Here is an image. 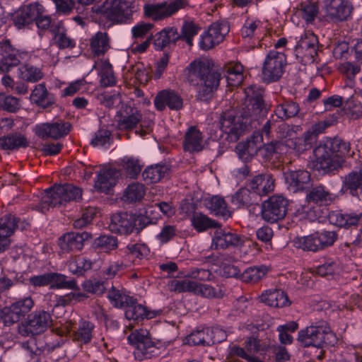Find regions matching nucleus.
<instances>
[{
	"label": "nucleus",
	"mask_w": 362,
	"mask_h": 362,
	"mask_svg": "<svg viewBox=\"0 0 362 362\" xmlns=\"http://www.w3.org/2000/svg\"><path fill=\"white\" fill-rule=\"evenodd\" d=\"M245 100L240 108V115L236 117L234 111L223 112L220 117L221 130L237 139L240 134L256 128V123L267 112L261 90L255 85H251L245 89Z\"/></svg>",
	"instance_id": "1"
},
{
	"label": "nucleus",
	"mask_w": 362,
	"mask_h": 362,
	"mask_svg": "<svg viewBox=\"0 0 362 362\" xmlns=\"http://www.w3.org/2000/svg\"><path fill=\"white\" fill-rule=\"evenodd\" d=\"M315 166L324 173L341 168L346 158L351 157V144L339 137H326L314 149Z\"/></svg>",
	"instance_id": "2"
},
{
	"label": "nucleus",
	"mask_w": 362,
	"mask_h": 362,
	"mask_svg": "<svg viewBox=\"0 0 362 362\" xmlns=\"http://www.w3.org/2000/svg\"><path fill=\"white\" fill-rule=\"evenodd\" d=\"M189 74L199 80L197 98L204 102L211 100L217 90L221 78L218 70L214 69L207 60L194 61L189 65Z\"/></svg>",
	"instance_id": "3"
},
{
	"label": "nucleus",
	"mask_w": 362,
	"mask_h": 362,
	"mask_svg": "<svg viewBox=\"0 0 362 362\" xmlns=\"http://www.w3.org/2000/svg\"><path fill=\"white\" fill-rule=\"evenodd\" d=\"M297 340L303 347L322 348L324 346H334L337 338L326 321L319 320L300 329Z\"/></svg>",
	"instance_id": "4"
},
{
	"label": "nucleus",
	"mask_w": 362,
	"mask_h": 362,
	"mask_svg": "<svg viewBox=\"0 0 362 362\" xmlns=\"http://www.w3.org/2000/svg\"><path fill=\"white\" fill-rule=\"evenodd\" d=\"M139 9L137 0H106L101 9L103 17L116 24L132 23Z\"/></svg>",
	"instance_id": "5"
},
{
	"label": "nucleus",
	"mask_w": 362,
	"mask_h": 362,
	"mask_svg": "<svg viewBox=\"0 0 362 362\" xmlns=\"http://www.w3.org/2000/svg\"><path fill=\"white\" fill-rule=\"evenodd\" d=\"M82 197L81 188L71 185H54L47 189L42 197V209L66 205L71 202H78Z\"/></svg>",
	"instance_id": "6"
},
{
	"label": "nucleus",
	"mask_w": 362,
	"mask_h": 362,
	"mask_svg": "<svg viewBox=\"0 0 362 362\" xmlns=\"http://www.w3.org/2000/svg\"><path fill=\"white\" fill-rule=\"evenodd\" d=\"M129 342L135 347L134 355L136 360L151 358L158 354V348L145 329L135 330L127 337Z\"/></svg>",
	"instance_id": "7"
},
{
	"label": "nucleus",
	"mask_w": 362,
	"mask_h": 362,
	"mask_svg": "<svg viewBox=\"0 0 362 362\" xmlns=\"http://www.w3.org/2000/svg\"><path fill=\"white\" fill-rule=\"evenodd\" d=\"M51 315L45 310H37L18 325V333L23 337H33L45 332L52 325Z\"/></svg>",
	"instance_id": "8"
},
{
	"label": "nucleus",
	"mask_w": 362,
	"mask_h": 362,
	"mask_svg": "<svg viewBox=\"0 0 362 362\" xmlns=\"http://www.w3.org/2000/svg\"><path fill=\"white\" fill-rule=\"evenodd\" d=\"M288 201L281 195H274L262 204L261 216L267 222L276 223L284 219L288 211Z\"/></svg>",
	"instance_id": "9"
},
{
	"label": "nucleus",
	"mask_w": 362,
	"mask_h": 362,
	"mask_svg": "<svg viewBox=\"0 0 362 362\" xmlns=\"http://www.w3.org/2000/svg\"><path fill=\"white\" fill-rule=\"evenodd\" d=\"M286 64V57L284 53L271 50L263 64V80L267 83L278 81L284 74Z\"/></svg>",
	"instance_id": "10"
},
{
	"label": "nucleus",
	"mask_w": 362,
	"mask_h": 362,
	"mask_svg": "<svg viewBox=\"0 0 362 362\" xmlns=\"http://www.w3.org/2000/svg\"><path fill=\"white\" fill-rule=\"evenodd\" d=\"M188 5V0H169L161 4H146L144 10L146 16L154 21H160L172 16Z\"/></svg>",
	"instance_id": "11"
},
{
	"label": "nucleus",
	"mask_w": 362,
	"mask_h": 362,
	"mask_svg": "<svg viewBox=\"0 0 362 362\" xmlns=\"http://www.w3.org/2000/svg\"><path fill=\"white\" fill-rule=\"evenodd\" d=\"M317 49V37L313 33H305L298 41L294 52L300 62L307 64L316 61Z\"/></svg>",
	"instance_id": "12"
},
{
	"label": "nucleus",
	"mask_w": 362,
	"mask_h": 362,
	"mask_svg": "<svg viewBox=\"0 0 362 362\" xmlns=\"http://www.w3.org/2000/svg\"><path fill=\"white\" fill-rule=\"evenodd\" d=\"M353 10L352 4L348 0H327L325 4V17L335 23L348 21Z\"/></svg>",
	"instance_id": "13"
},
{
	"label": "nucleus",
	"mask_w": 362,
	"mask_h": 362,
	"mask_svg": "<svg viewBox=\"0 0 362 362\" xmlns=\"http://www.w3.org/2000/svg\"><path fill=\"white\" fill-rule=\"evenodd\" d=\"M243 244V240L239 234L231 229L221 228L218 225L214 232L211 247L214 250H226Z\"/></svg>",
	"instance_id": "14"
},
{
	"label": "nucleus",
	"mask_w": 362,
	"mask_h": 362,
	"mask_svg": "<svg viewBox=\"0 0 362 362\" xmlns=\"http://www.w3.org/2000/svg\"><path fill=\"white\" fill-rule=\"evenodd\" d=\"M117 128L121 131H131L141 122L142 114L136 107L122 105L115 115Z\"/></svg>",
	"instance_id": "15"
},
{
	"label": "nucleus",
	"mask_w": 362,
	"mask_h": 362,
	"mask_svg": "<svg viewBox=\"0 0 362 362\" xmlns=\"http://www.w3.org/2000/svg\"><path fill=\"white\" fill-rule=\"evenodd\" d=\"M34 302L30 297H26L17 300L8 306L4 308V325L11 326L23 317L30 311Z\"/></svg>",
	"instance_id": "16"
},
{
	"label": "nucleus",
	"mask_w": 362,
	"mask_h": 362,
	"mask_svg": "<svg viewBox=\"0 0 362 362\" xmlns=\"http://www.w3.org/2000/svg\"><path fill=\"white\" fill-rule=\"evenodd\" d=\"M71 124L68 122H46L35 125V134L42 139H59L71 131Z\"/></svg>",
	"instance_id": "17"
},
{
	"label": "nucleus",
	"mask_w": 362,
	"mask_h": 362,
	"mask_svg": "<svg viewBox=\"0 0 362 362\" xmlns=\"http://www.w3.org/2000/svg\"><path fill=\"white\" fill-rule=\"evenodd\" d=\"M75 321L69 320L64 324V328L66 333L72 332V339L81 344H87L90 342L93 336V329L95 325L86 320H80L78 326L76 328Z\"/></svg>",
	"instance_id": "18"
},
{
	"label": "nucleus",
	"mask_w": 362,
	"mask_h": 362,
	"mask_svg": "<svg viewBox=\"0 0 362 362\" xmlns=\"http://www.w3.org/2000/svg\"><path fill=\"white\" fill-rule=\"evenodd\" d=\"M41 11H42V5L39 2L21 6L11 16L13 23L16 27L21 29L33 23Z\"/></svg>",
	"instance_id": "19"
},
{
	"label": "nucleus",
	"mask_w": 362,
	"mask_h": 362,
	"mask_svg": "<svg viewBox=\"0 0 362 362\" xmlns=\"http://www.w3.org/2000/svg\"><path fill=\"white\" fill-rule=\"evenodd\" d=\"M337 196L330 192L322 185H318L312 187L306 194L305 201L308 205L303 206V212H308L309 209L314 207L313 205L322 206L328 205L333 202Z\"/></svg>",
	"instance_id": "20"
},
{
	"label": "nucleus",
	"mask_w": 362,
	"mask_h": 362,
	"mask_svg": "<svg viewBox=\"0 0 362 362\" xmlns=\"http://www.w3.org/2000/svg\"><path fill=\"white\" fill-rule=\"evenodd\" d=\"M153 103L158 111H163L166 107L177 111L183 107L182 97L177 92L171 90H163L158 92L154 98Z\"/></svg>",
	"instance_id": "21"
},
{
	"label": "nucleus",
	"mask_w": 362,
	"mask_h": 362,
	"mask_svg": "<svg viewBox=\"0 0 362 362\" xmlns=\"http://www.w3.org/2000/svg\"><path fill=\"white\" fill-rule=\"evenodd\" d=\"M247 186L255 195L263 197L274 191L275 180L272 175L262 173L249 179L247 181Z\"/></svg>",
	"instance_id": "22"
},
{
	"label": "nucleus",
	"mask_w": 362,
	"mask_h": 362,
	"mask_svg": "<svg viewBox=\"0 0 362 362\" xmlns=\"http://www.w3.org/2000/svg\"><path fill=\"white\" fill-rule=\"evenodd\" d=\"M162 310H150L147 307L137 303L136 300L133 298L125 307V317L129 320L139 322L144 319H152L159 316L162 313Z\"/></svg>",
	"instance_id": "23"
},
{
	"label": "nucleus",
	"mask_w": 362,
	"mask_h": 362,
	"mask_svg": "<svg viewBox=\"0 0 362 362\" xmlns=\"http://www.w3.org/2000/svg\"><path fill=\"white\" fill-rule=\"evenodd\" d=\"M91 238L87 232L68 233L59 239V245L63 252L79 251L83 249L84 242Z\"/></svg>",
	"instance_id": "24"
},
{
	"label": "nucleus",
	"mask_w": 362,
	"mask_h": 362,
	"mask_svg": "<svg viewBox=\"0 0 362 362\" xmlns=\"http://www.w3.org/2000/svg\"><path fill=\"white\" fill-rule=\"evenodd\" d=\"M262 142V137L259 138L253 134L250 139L238 143L235 147L238 158L245 163L250 161L257 155Z\"/></svg>",
	"instance_id": "25"
},
{
	"label": "nucleus",
	"mask_w": 362,
	"mask_h": 362,
	"mask_svg": "<svg viewBox=\"0 0 362 362\" xmlns=\"http://www.w3.org/2000/svg\"><path fill=\"white\" fill-rule=\"evenodd\" d=\"M286 180L290 190L302 191L310 186V174L305 170L290 171L286 175Z\"/></svg>",
	"instance_id": "26"
},
{
	"label": "nucleus",
	"mask_w": 362,
	"mask_h": 362,
	"mask_svg": "<svg viewBox=\"0 0 362 362\" xmlns=\"http://www.w3.org/2000/svg\"><path fill=\"white\" fill-rule=\"evenodd\" d=\"M28 223L21 221L19 218L15 215L8 214L0 218V238L9 240L15 230L20 228L21 230L26 229Z\"/></svg>",
	"instance_id": "27"
},
{
	"label": "nucleus",
	"mask_w": 362,
	"mask_h": 362,
	"mask_svg": "<svg viewBox=\"0 0 362 362\" xmlns=\"http://www.w3.org/2000/svg\"><path fill=\"white\" fill-rule=\"evenodd\" d=\"M29 146L26 136L21 132H13L0 137V148L6 151H15Z\"/></svg>",
	"instance_id": "28"
},
{
	"label": "nucleus",
	"mask_w": 362,
	"mask_h": 362,
	"mask_svg": "<svg viewBox=\"0 0 362 362\" xmlns=\"http://www.w3.org/2000/svg\"><path fill=\"white\" fill-rule=\"evenodd\" d=\"M132 214L126 212L115 214L111 216L109 228L113 233L129 235L132 233Z\"/></svg>",
	"instance_id": "29"
},
{
	"label": "nucleus",
	"mask_w": 362,
	"mask_h": 362,
	"mask_svg": "<svg viewBox=\"0 0 362 362\" xmlns=\"http://www.w3.org/2000/svg\"><path fill=\"white\" fill-rule=\"evenodd\" d=\"M362 218V213H343L342 211H333L329 212L328 219L330 223L340 228H348L356 226Z\"/></svg>",
	"instance_id": "30"
},
{
	"label": "nucleus",
	"mask_w": 362,
	"mask_h": 362,
	"mask_svg": "<svg viewBox=\"0 0 362 362\" xmlns=\"http://www.w3.org/2000/svg\"><path fill=\"white\" fill-rule=\"evenodd\" d=\"M362 189V166L355 168L342 177L341 191L349 192L351 195L358 194Z\"/></svg>",
	"instance_id": "31"
},
{
	"label": "nucleus",
	"mask_w": 362,
	"mask_h": 362,
	"mask_svg": "<svg viewBox=\"0 0 362 362\" xmlns=\"http://www.w3.org/2000/svg\"><path fill=\"white\" fill-rule=\"evenodd\" d=\"M0 49L4 60L11 69L18 66L21 62L28 57V52H21L12 47L8 40L0 42Z\"/></svg>",
	"instance_id": "32"
},
{
	"label": "nucleus",
	"mask_w": 362,
	"mask_h": 362,
	"mask_svg": "<svg viewBox=\"0 0 362 362\" xmlns=\"http://www.w3.org/2000/svg\"><path fill=\"white\" fill-rule=\"evenodd\" d=\"M153 41V45L156 49L162 50L165 47L180 40V34L176 28L173 27H168L155 35L151 36Z\"/></svg>",
	"instance_id": "33"
},
{
	"label": "nucleus",
	"mask_w": 362,
	"mask_h": 362,
	"mask_svg": "<svg viewBox=\"0 0 362 362\" xmlns=\"http://www.w3.org/2000/svg\"><path fill=\"white\" fill-rule=\"evenodd\" d=\"M119 173L115 168L101 169L98 175L95 187L101 192L107 193L116 182Z\"/></svg>",
	"instance_id": "34"
},
{
	"label": "nucleus",
	"mask_w": 362,
	"mask_h": 362,
	"mask_svg": "<svg viewBox=\"0 0 362 362\" xmlns=\"http://www.w3.org/2000/svg\"><path fill=\"white\" fill-rule=\"evenodd\" d=\"M202 132L196 127H190L187 130L183 141V148L190 153L199 152L203 149Z\"/></svg>",
	"instance_id": "35"
},
{
	"label": "nucleus",
	"mask_w": 362,
	"mask_h": 362,
	"mask_svg": "<svg viewBox=\"0 0 362 362\" xmlns=\"http://www.w3.org/2000/svg\"><path fill=\"white\" fill-rule=\"evenodd\" d=\"M30 100L42 108H47L55 103L54 95L49 93L45 83L35 86L30 95Z\"/></svg>",
	"instance_id": "36"
},
{
	"label": "nucleus",
	"mask_w": 362,
	"mask_h": 362,
	"mask_svg": "<svg viewBox=\"0 0 362 362\" xmlns=\"http://www.w3.org/2000/svg\"><path fill=\"white\" fill-rule=\"evenodd\" d=\"M300 106L293 100H283L279 102L275 106L274 114L281 122L288 120L295 117H300Z\"/></svg>",
	"instance_id": "37"
},
{
	"label": "nucleus",
	"mask_w": 362,
	"mask_h": 362,
	"mask_svg": "<svg viewBox=\"0 0 362 362\" xmlns=\"http://www.w3.org/2000/svg\"><path fill=\"white\" fill-rule=\"evenodd\" d=\"M204 206L216 216L228 218L231 216V211L222 197L213 196L204 199Z\"/></svg>",
	"instance_id": "38"
},
{
	"label": "nucleus",
	"mask_w": 362,
	"mask_h": 362,
	"mask_svg": "<svg viewBox=\"0 0 362 362\" xmlns=\"http://www.w3.org/2000/svg\"><path fill=\"white\" fill-rule=\"evenodd\" d=\"M261 301L271 307L283 308L290 304L286 293L279 289H269L261 296Z\"/></svg>",
	"instance_id": "39"
},
{
	"label": "nucleus",
	"mask_w": 362,
	"mask_h": 362,
	"mask_svg": "<svg viewBox=\"0 0 362 362\" xmlns=\"http://www.w3.org/2000/svg\"><path fill=\"white\" fill-rule=\"evenodd\" d=\"M51 33L54 35L53 40L55 45L59 49H72L76 47V41L68 36L62 22H58L56 25H53Z\"/></svg>",
	"instance_id": "40"
},
{
	"label": "nucleus",
	"mask_w": 362,
	"mask_h": 362,
	"mask_svg": "<svg viewBox=\"0 0 362 362\" xmlns=\"http://www.w3.org/2000/svg\"><path fill=\"white\" fill-rule=\"evenodd\" d=\"M243 67L238 62H230L223 66V72L228 86H240L243 81Z\"/></svg>",
	"instance_id": "41"
},
{
	"label": "nucleus",
	"mask_w": 362,
	"mask_h": 362,
	"mask_svg": "<svg viewBox=\"0 0 362 362\" xmlns=\"http://www.w3.org/2000/svg\"><path fill=\"white\" fill-rule=\"evenodd\" d=\"M95 260H91L86 257L74 256L71 257L67 262L69 271L76 275H83L84 273L90 270Z\"/></svg>",
	"instance_id": "42"
},
{
	"label": "nucleus",
	"mask_w": 362,
	"mask_h": 362,
	"mask_svg": "<svg viewBox=\"0 0 362 362\" xmlns=\"http://www.w3.org/2000/svg\"><path fill=\"white\" fill-rule=\"evenodd\" d=\"M341 272V266L339 259L328 258L325 262L317 266L315 269V273L327 279H334L339 276Z\"/></svg>",
	"instance_id": "43"
},
{
	"label": "nucleus",
	"mask_w": 362,
	"mask_h": 362,
	"mask_svg": "<svg viewBox=\"0 0 362 362\" xmlns=\"http://www.w3.org/2000/svg\"><path fill=\"white\" fill-rule=\"evenodd\" d=\"M49 276L50 288L80 290L76 280L74 278L69 279L66 275L57 272H49Z\"/></svg>",
	"instance_id": "44"
},
{
	"label": "nucleus",
	"mask_w": 362,
	"mask_h": 362,
	"mask_svg": "<svg viewBox=\"0 0 362 362\" xmlns=\"http://www.w3.org/2000/svg\"><path fill=\"white\" fill-rule=\"evenodd\" d=\"M165 164H156L148 166L142 173L143 179L147 183H156L163 178L169 172Z\"/></svg>",
	"instance_id": "45"
},
{
	"label": "nucleus",
	"mask_w": 362,
	"mask_h": 362,
	"mask_svg": "<svg viewBox=\"0 0 362 362\" xmlns=\"http://www.w3.org/2000/svg\"><path fill=\"white\" fill-rule=\"evenodd\" d=\"M231 203L238 209L247 208L256 201L255 195L247 187H241L232 197Z\"/></svg>",
	"instance_id": "46"
},
{
	"label": "nucleus",
	"mask_w": 362,
	"mask_h": 362,
	"mask_svg": "<svg viewBox=\"0 0 362 362\" xmlns=\"http://www.w3.org/2000/svg\"><path fill=\"white\" fill-rule=\"evenodd\" d=\"M192 225L199 233L210 228H216L219 223L201 212H194L191 218Z\"/></svg>",
	"instance_id": "47"
},
{
	"label": "nucleus",
	"mask_w": 362,
	"mask_h": 362,
	"mask_svg": "<svg viewBox=\"0 0 362 362\" xmlns=\"http://www.w3.org/2000/svg\"><path fill=\"white\" fill-rule=\"evenodd\" d=\"M268 272L265 265L250 267L241 274V279L246 283L255 284L264 278Z\"/></svg>",
	"instance_id": "48"
},
{
	"label": "nucleus",
	"mask_w": 362,
	"mask_h": 362,
	"mask_svg": "<svg viewBox=\"0 0 362 362\" xmlns=\"http://www.w3.org/2000/svg\"><path fill=\"white\" fill-rule=\"evenodd\" d=\"M109 42L106 33L98 32L90 40V49L95 55H103L110 48Z\"/></svg>",
	"instance_id": "49"
},
{
	"label": "nucleus",
	"mask_w": 362,
	"mask_h": 362,
	"mask_svg": "<svg viewBox=\"0 0 362 362\" xmlns=\"http://www.w3.org/2000/svg\"><path fill=\"white\" fill-rule=\"evenodd\" d=\"M118 246L117 238L112 235H100L92 243V248L100 252L109 253Z\"/></svg>",
	"instance_id": "50"
},
{
	"label": "nucleus",
	"mask_w": 362,
	"mask_h": 362,
	"mask_svg": "<svg viewBox=\"0 0 362 362\" xmlns=\"http://www.w3.org/2000/svg\"><path fill=\"white\" fill-rule=\"evenodd\" d=\"M18 76L25 81L35 83L41 80L44 74L40 68L25 64L18 68Z\"/></svg>",
	"instance_id": "51"
},
{
	"label": "nucleus",
	"mask_w": 362,
	"mask_h": 362,
	"mask_svg": "<svg viewBox=\"0 0 362 362\" xmlns=\"http://www.w3.org/2000/svg\"><path fill=\"white\" fill-rule=\"evenodd\" d=\"M245 350L250 356H256L262 359L263 361L267 358V352L269 351V347L265 344H260V341L254 337H250L245 341Z\"/></svg>",
	"instance_id": "52"
},
{
	"label": "nucleus",
	"mask_w": 362,
	"mask_h": 362,
	"mask_svg": "<svg viewBox=\"0 0 362 362\" xmlns=\"http://www.w3.org/2000/svg\"><path fill=\"white\" fill-rule=\"evenodd\" d=\"M122 168L130 178H136L143 167L141 160L134 156H125L122 160Z\"/></svg>",
	"instance_id": "53"
},
{
	"label": "nucleus",
	"mask_w": 362,
	"mask_h": 362,
	"mask_svg": "<svg viewBox=\"0 0 362 362\" xmlns=\"http://www.w3.org/2000/svg\"><path fill=\"white\" fill-rule=\"evenodd\" d=\"M209 334V327L194 331L187 337V344L194 346H211L212 341Z\"/></svg>",
	"instance_id": "54"
},
{
	"label": "nucleus",
	"mask_w": 362,
	"mask_h": 362,
	"mask_svg": "<svg viewBox=\"0 0 362 362\" xmlns=\"http://www.w3.org/2000/svg\"><path fill=\"white\" fill-rule=\"evenodd\" d=\"M107 298L113 306L121 308H125L134 298L113 286L107 293Z\"/></svg>",
	"instance_id": "55"
},
{
	"label": "nucleus",
	"mask_w": 362,
	"mask_h": 362,
	"mask_svg": "<svg viewBox=\"0 0 362 362\" xmlns=\"http://www.w3.org/2000/svg\"><path fill=\"white\" fill-rule=\"evenodd\" d=\"M294 245L297 248L302 249L304 251L315 252L321 250L315 233L309 235L297 238L294 240Z\"/></svg>",
	"instance_id": "56"
},
{
	"label": "nucleus",
	"mask_w": 362,
	"mask_h": 362,
	"mask_svg": "<svg viewBox=\"0 0 362 362\" xmlns=\"http://www.w3.org/2000/svg\"><path fill=\"white\" fill-rule=\"evenodd\" d=\"M145 187L139 182H134L128 185L124 194V198L129 202L141 201L145 194Z\"/></svg>",
	"instance_id": "57"
},
{
	"label": "nucleus",
	"mask_w": 362,
	"mask_h": 362,
	"mask_svg": "<svg viewBox=\"0 0 362 362\" xmlns=\"http://www.w3.org/2000/svg\"><path fill=\"white\" fill-rule=\"evenodd\" d=\"M21 106V100L19 98L5 93H0L1 110L8 112H16L20 110Z\"/></svg>",
	"instance_id": "58"
},
{
	"label": "nucleus",
	"mask_w": 362,
	"mask_h": 362,
	"mask_svg": "<svg viewBox=\"0 0 362 362\" xmlns=\"http://www.w3.org/2000/svg\"><path fill=\"white\" fill-rule=\"evenodd\" d=\"M337 70L347 80L354 81L356 76L361 72V66L357 62H344L339 64Z\"/></svg>",
	"instance_id": "59"
},
{
	"label": "nucleus",
	"mask_w": 362,
	"mask_h": 362,
	"mask_svg": "<svg viewBox=\"0 0 362 362\" xmlns=\"http://www.w3.org/2000/svg\"><path fill=\"white\" fill-rule=\"evenodd\" d=\"M315 234L321 250L333 245L338 238V234L335 231L322 230L315 232Z\"/></svg>",
	"instance_id": "60"
},
{
	"label": "nucleus",
	"mask_w": 362,
	"mask_h": 362,
	"mask_svg": "<svg viewBox=\"0 0 362 362\" xmlns=\"http://www.w3.org/2000/svg\"><path fill=\"white\" fill-rule=\"evenodd\" d=\"M194 294L208 298H219L223 296V292L221 288H216L209 284H198L197 282Z\"/></svg>",
	"instance_id": "61"
},
{
	"label": "nucleus",
	"mask_w": 362,
	"mask_h": 362,
	"mask_svg": "<svg viewBox=\"0 0 362 362\" xmlns=\"http://www.w3.org/2000/svg\"><path fill=\"white\" fill-rule=\"evenodd\" d=\"M230 28L227 22H216L211 25L208 31L214 40L218 44L223 42L226 35L229 32Z\"/></svg>",
	"instance_id": "62"
},
{
	"label": "nucleus",
	"mask_w": 362,
	"mask_h": 362,
	"mask_svg": "<svg viewBox=\"0 0 362 362\" xmlns=\"http://www.w3.org/2000/svg\"><path fill=\"white\" fill-rule=\"evenodd\" d=\"M113 138L111 132L107 128H100L94 134L90 144L93 146L109 147Z\"/></svg>",
	"instance_id": "63"
},
{
	"label": "nucleus",
	"mask_w": 362,
	"mask_h": 362,
	"mask_svg": "<svg viewBox=\"0 0 362 362\" xmlns=\"http://www.w3.org/2000/svg\"><path fill=\"white\" fill-rule=\"evenodd\" d=\"M45 13V8L42 5V11H40V14H38V16H37L34 22L37 28V32L40 35H44V33L49 30L51 31L52 25L57 24L54 23H52L51 16Z\"/></svg>",
	"instance_id": "64"
}]
</instances>
